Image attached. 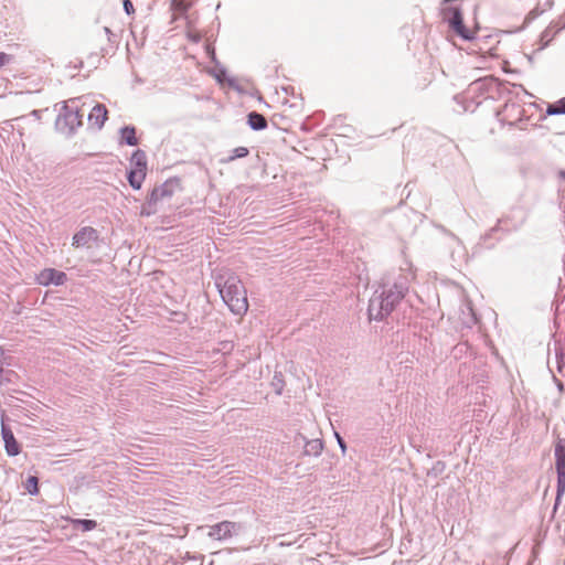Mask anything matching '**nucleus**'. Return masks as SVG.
Returning <instances> with one entry per match:
<instances>
[{
	"instance_id": "nucleus-1",
	"label": "nucleus",
	"mask_w": 565,
	"mask_h": 565,
	"mask_svg": "<svg viewBox=\"0 0 565 565\" xmlns=\"http://www.w3.org/2000/svg\"><path fill=\"white\" fill-rule=\"evenodd\" d=\"M413 279L412 271L402 269L396 274L383 277L380 288L374 291L369 301V319L382 321L390 316L407 295Z\"/></svg>"
},
{
	"instance_id": "nucleus-2",
	"label": "nucleus",
	"mask_w": 565,
	"mask_h": 565,
	"mask_svg": "<svg viewBox=\"0 0 565 565\" xmlns=\"http://www.w3.org/2000/svg\"><path fill=\"white\" fill-rule=\"evenodd\" d=\"M215 285L223 301L234 315L242 316L247 311L246 290L236 275L231 273L218 275L215 279Z\"/></svg>"
},
{
	"instance_id": "nucleus-3",
	"label": "nucleus",
	"mask_w": 565,
	"mask_h": 565,
	"mask_svg": "<svg viewBox=\"0 0 565 565\" xmlns=\"http://www.w3.org/2000/svg\"><path fill=\"white\" fill-rule=\"evenodd\" d=\"M507 90V85L502 84L498 78L486 76L473 81L469 85L467 94L479 106L486 100L501 98Z\"/></svg>"
},
{
	"instance_id": "nucleus-4",
	"label": "nucleus",
	"mask_w": 565,
	"mask_h": 565,
	"mask_svg": "<svg viewBox=\"0 0 565 565\" xmlns=\"http://www.w3.org/2000/svg\"><path fill=\"white\" fill-rule=\"evenodd\" d=\"M515 97L519 100L509 99L501 110L495 111V116L503 125L526 134L530 117L526 115L523 98L519 97V93H515Z\"/></svg>"
},
{
	"instance_id": "nucleus-5",
	"label": "nucleus",
	"mask_w": 565,
	"mask_h": 565,
	"mask_svg": "<svg viewBox=\"0 0 565 565\" xmlns=\"http://www.w3.org/2000/svg\"><path fill=\"white\" fill-rule=\"evenodd\" d=\"M458 0H443L440 14L444 22H447L450 30L465 41L475 38V32L469 30L462 19L460 8L456 4Z\"/></svg>"
},
{
	"instance_id": "nucleus-6",
	"label": "nucleus",
	"mask_w": 565,
	"mask_h": 565,
	"mask_svg": "<svg viewBox=\"0 0 565 565\" xmlns=\"http://www.w3.org/2000/svg\"><path fill=\"white\" fill-rule=\"evenodd\" d=\"M74 100L63 102L55 120L56 130L66 136H73L83 125V114L79 113L77 106H74Z\"/></svg>"
},
{
	"instance_id": "nucleus-7",
	"label": "nucleus",
	"mask_w": 565,
	"mask_h": 565,
	"mask_svg": "<svg viewBox=\"0 0 565 565\" xmlns=\"http://www.w3.org/2000/svg\"><path fill=\"white\" fill-rule=\"evenodd\" d=\"M179 186L180 179L178 178H170L162 184L154 186L147 196L146 205L149 210L146 212V214L150 215L152 212H154L156 204L163 199L171 198Z\"/></svg>"
},
{
	"instance_id": "nucleus-8",
	"label": "nucleus",
	"mask_w": 565,
	"mask_h": 565,
	"mask_svg": "<svg viewBox=\"0 0 565 565\" xmlns=\"http://www.w3.org/2000/svg\"><path fill=\"white\" fill-rule=\"evenodd\" d=\"M554 452L557 473L556 501H559L565 492V439L557 440Z\"/></svg>"
},
{
	"instance_id": "nucleus-9",
	"label": "nucleus",
	"mask_w": 565,
	"mask_h": 565,
	"mask_svg": "<svg viewBox=\"0 0 565 565\" xmlns=\"http://www.w3.org/2000/svg\"><path fill=\"white\" fill-rule=\"evenodd\" d=\"M242 530L243 525L241 523L222 521L209 527L207 536L213 540L223 541L237 535Z\"/></svg>"
},
{
	"instance_id": "nucleus-10",
	"label": "nucleus",
	"mask_w": 565,
	"mask_h": 565,
	"mask_svg": "<svg viewBox=\"0 0 565 565\" xmlns=\"http://www.w3.org/2000/svg\"><path fill=\"white\" fill-rule=\"evenodd\" d=\"M66 280V274L54 268H45L38 276V282L43 286H62Z\"/></svg>"
},
{
	"instance_id": "nucleus-11",
	"label": "nucleus",
	"mask_w": 565,
	"mask_h": 565,
	"mask_svg": "<svg viewBox=\"0 0 565 565\" xmlns=\"http://www.w3.org/2000/svg\"><path fill=\"white\" fill-rule=\"evenodd\" d=\"M98 239V232L92 226L82 227L76 232L72 238V245L74 247H89L92 242Z\"/></svg>"
},
{
	"instance_id": "nucleus-12",
	"label": "nucleus",
	"mask_w": 565,
	"mask_h": 565,
	"mask_svg": "<svg viewBox=\"0 0 565 565\" xmlns=\"http://www.w3.org/2000/svg\"><path fill=\"white\" fill-rule=\"evenodd\" d=\"M1 435L4 441V448L9 456L13 457L20 454V446L10 427L2 423Z\"/></svg>"
},
{
	"instance_id": "nucleus-13",
	"label": "nucleus",
	"mask_w": 565,
	"mask_h": 565,
	"mask_svg": "<svg viewBox=\"0 0 565 565\" xmlns=\"http://www.w3.org/2000/svg\"><path fill=\"white\" fill-rule=\"evenodd\" d=\"M107 108L103 104H97L93 107L88 115V121L96 126L97 129H102L107 119Z\"/></svg>"
},
{
	"instance_id": "nucleus-14",
	"label": "nucleus",
	"mask_w": 565,
	"mask_h": 565,
	"mask_svg": "<svg viewBox=\"0 0 565 565\" xmlns=\"http://www.w3.org/2000/svg\"><path fill=\"white\" fill-rule=\"evenodd\" d=\"M130 163L132 164V170L138 172H145L147 174V154L143 150L137 149L132 152L130 158Z\"/></svg>"
},
{
	"instance_id": "nucleus-15",
	"label": "nucleus",
	"mask_w": 565,
	"mask_h": 565,
	"mask_svg": "<svg viewBox=\"0 0 565 565\" xmlns=\"http://www.w3.org/2000/svg\"><path fill=\"white\" fill-rule=\"evenodd\" d=\"M247 124L255 131L264 130L268 126L266 117L257 111H250L247 115Z\"/></svg>"
},
{
	"instance_id": "nucleus-16",
	"label": "nucleus",
	"mask_w": 565,
	"mask_h": 565,
	"mask_svg": "<svg viewBox=\"0 0 565 565\" xmlns=\"http://www.w3.org/2000/svg\"><path fill=\"white\" fill-rule=\"evenodd\" d=\"M305 440V447H303V455L306 456H320L322 449H323V443L321 439H310L306 440L305 437H302Z\"/></svg>"
},
{
	"instance_id": "nucleus-17",
	"label": "nucleus",
	"mask_w": 565,
	"mask_h": 565,
	"mask_svg": "<svg viewBox=\"0 0 565 565\" xmlns=\"http://www.w3.org/2000/svg\"><path fill=\"white\" fill-rule=\"evenodd\" d=\"M121 142L128 146H137L138 138L136 136V128L134 126H124L119 130Z\"/></svg>"
},
{
	"instance_id": "nucleus-18",
	"label": "nucleus",
	"mask_w": 565,
	"mask_h": 565,
	"mask_svg": "<svg viewBox=\"0 0 565 565\" xmlns=\"http://www.w3.org/2000/svg\"><path fill=\"white\" fill-rule=\"evenodd\" d=\"M146 175L147 174L145 172H138L131 169L127 173V180L132 189L139 190L146 179Z\"/></svg>"
},
{
	"instance_id": "nucleus-19",
	"label": "nucleus",
	"mask_w": 565,
	"mask_h": 565,
	"mask_svg": "<svg viewBox=\"0 0 565 565\" xmlns=\"http://www.w3.org/2000/svg\"><path fill=\"white\" fill-rule=\"evenodd\" d=\"M545 115L552 116V115H565V97L558 99L554 104H548Z\"/></svg>"
},
{
	"instance_id": "nucleus-20",
	"label": "nucleus",
	"mask_w": 565,
	"mask_h": 565,
	"mask_svg": "<svg viewBox=\"0 0 565 565\" xmlns=\"http://www.w3.org/2000/svg\"><path fill=\"white\" fill-rule=\"evenodd\" d=\"M74 527L83 532H88L97 526V522L90 519H76L73 521Z\"/></svg>"
},
{
	"instance_id": "nucleus-21",
	"label": "nucleus",
	"mask_w": 565,
	"mask_h": 565,
	"mask_svg": "<svg viewBox=\"0 0 565 565\" xmlns=\"http://www.w3.org/2000/svg\"><path fill=\"white\" fill-rule=\"evenodd\" d=\"M248 153H249L248 148H246V147H237V148H235V149H233L231 151V154L226 159H222L221 161L223 163H228V162H232V161H234L236 159L245 158V157L248 156Z\"/></svg>"
},
{
	"instance_id": "nucleus-22",
	"label": "nucleus",
	"mask_w": 565,
	"mask_h": 565,
	"mask_svg": "<svg viewBox=\"0 0 565 565\" xmlns=\"http://www.w3.org/2000/svg\"><path fill=\"white\" fill-rule=\"evenodd\" d=\"M565 26V24L562 26V28H557L556 30H554V26H550L547 28L542 34H541V46L539 47V50H543L548 43L550 41L553 39V36L559 32Z\"/></svg>"
},
{
	"instance_id": "nucleus-23",
	"label": "nucleus",
	"mask_w": 565,
	"mask_h": 565,
	"mask_svg": "<svg viewBox=\"0 0 565 565\" xmlns=\"http://www.w3.org/2000/svg\"><path fill=\"white\" fill-rule=\"evenodd\" d=\"M38 484H39V479L34 476H30L26 479L24 488L31 495H36L39 493Z\"/></svg>"
},
{
	"instance_id": "nucleus-24",
	"label": "nucleus",
	"mask_w": 565,
	"mask_h": 565,
	"mask_svg": "<svg viewBox=\"0 0 565 565\" xmlns=\"http://www.w3.org/2000/svg\"><path fill=\"white\" fill-rule=\"evenodd\" d=\"M171 8L179 13H185L190 4L185 0H171Z\"/></svg>"
},
{
	"instance_id": "nucleus-25",
	"label": "nucleus",
	"mask_w": 565,
	"mask_h": 565,
	"mask_svg": "<svg viewBox=\"0 0 565 565\" xmlns=\"http://www.w3.org/2000/svg\"><path fill=\"white\" fill-rule=\"evenodd\" d=\"M273 385L275 387L276 393L281 394L282 388H284V382L281 380V374H279V375L275 374Z\"/></svg>"
},
{
	"instance_id": "nucleus-26",
	"label": "nucleus",
	"mask_w": 565,
	"mask_h": 565,
	"mask_svg": "<svg viewBox=\"0 0 565 565\" xmlns=\"http://www.w3.org/2000/svg\"><path fill=\"white\" fill-rule=\"evenodd\" d=\"M122 7L125 12L130 15L135 12L134 4L130 0H122Z\"/></svg>"
},
{
	"instance_id": "nucleus-27",
	"label": "nucleus",
	"mask_w": 565,
	"mask_h": 565,
	"mask_svg": "<svg viewBox=\"0 0 565 565\" xmlns=\"http://www.w3.org/2000/svg\"><path fill=\"white\" fill-rule=\"evenodd\" d=\"M0 354H4V351L0 348ZM3 363L0 362V385L4 384L6 382H9L10 379L7 376L4 377L3 376V367H2Z\"/></svg>"
},
{
	"instance_id": "nucleus-28",
	"label": "nucleus",
	"mask_w": 565,
	"mask_h": 565,
	"mask_svg": "<svg viewBox=\"0 0 565 565\" xmlns=\"http://www.w3.org/2000/svg\"><path fill=\"white\" fill-rule=\"evenodd\" d=\"M11 61V55L0 52V67L8 64Z\"/></svg>"
},
{
	"instance_id": "nucleus-29",
	"label": "nucleus",
	"mask_w": 565,
	"mask_h": 565,
	"mask_svg": "<svg viewBox=\"0 0 565 565\" xmlns=\"http://www.w3.org/2000/svg\"><path fill=\"white\" fill-rule=\"evenodd\" d=\"M335 437H337V440H338V444H339L340 448L344 452L345 448H347L345 441L343 440V438L338 433H335Z\"/></svg>"
},
{
	"instance_id": "nucleus-30",
	"label": "nucleus",
	"mask_w": 565,
	"mask_h": 565,
	"mask_svg": "<svg viewBox=\"0 0 565 565\" xmlns=\"http://www.w3.org/2000/svg\"><path fill=\"white\" fill-rule=\"evenodd\" d=\"M540 13H542V10H540V8H535V9H533V10L531 11L532 19H533L535 15L540 14Z\"/></svg>"
},
{
	"instance_id": "nucleus-31",
	"label": "nucleus",
	"mask_w": 565,
	"mask_h": 565,
	"mask_svg": "<svg viewBox=\"0 0 565 565\" xmlns=\"http://www.w3.org/2000/svg\"><path fill=\"white\" fill-rule=\"evenodd\" d=\"M531 555H532V564H533V563H534V561H535V557H536V551H535V547H534V546H532Z\"/></svg>"
},
{
	"instance_id": "nucleus-32",
	"label": "nucleus",
	"mask_w": 565,
	"mask_h": 565,
	"mask_svg": "<svg viewBox=\"0 0 565 565\" xmlns=\"http://www.w3.org/2000/svg\"><path fill=\"white\" fill-rule=\"evenodd\" d=\"M558 175H559L563 180H565V170H561V171L558 172Z\"/></svg>"
},
{
	"instance_id": "nucleus-33",
	"label": "nucleus",
	"mask_w": 565,
	"mask_h": 565,
	"mask_svg": "<svg viewBox=\"0 0 565 565\" xmlns=\"http://www.w3.org/2000/svg\"><path fill=\"white\" fill-rule=\"evenodd\" d=\"M522 89L523 97L529 95L527 90H525L522 86H519Z\"/></svg>"
},
{
	"instance_id": "nucleus-34",
	"label": "nucleus",
	"mask_w": 565,
	"mask_h": 565,
	"mask_svg": "<svg viewBox=\"0 0 565 565\" xmlns=\"http://www.w3.org/2000/svg\"><path fill=\"white\" fill-rule=\"evenodd\" d=\"M104 30H105V33H106V34H111V31H110V29H109V28L105 26V28H104Z\"/></svg>"
},
{
	"instance_id": "nucleus-35",
	"label": "nucleus",
	"mask_w": 565,
	"mask_h": 565,
	"mask_svg": "<svg viewBox=\"0 0 565 565\" xmlns=\"http://www.w3.org/2000/svg\"><path fill=\"white\" fill-rule=\"evenodd\" d=\"M39 114H40V110H33V111H32V115H33L34 117H38V116H39Z\"/></svg>"
},
{
	"instance_id": "nucleus-36",
	"label": "nucleus",
	"mask_w": 565,
	"mask_h": 565,
	"mask_svg": "<svg viewBox=\"0 0 565 565\" xmlns=\"http://www.w3.org/2000/svg\"><path fill=\"white\" fill-rule=\"evenodd\" d=\"M531 107H536V108H539V105H537L535 102H532Z\"/></svg>"
},
{
	"instance_id": "nucleus-37",
	"label": "nucleus",
	"mask_w": 565,
	"mask_h": 565,
	"mask_svg": "<svg viewBox=\"0 0 565 565\" xmlns=\"http://www.w3.org/2000/svg\"><path fill=\"white\" fill-rule=\"evenodd\" d=\"M529 19H530V13L525 15V18H524V22H527V21H529Z\"/></svg>"
},
{
	"instance_id": "nucleus-38",
	"label": "nucleus",
	"mask_w": 565,
	"mask_h": 565,
	"mask_svg": "<svg viewBox=\"0 0 565 565\" xmlns=\"http://www.w3.org/2000/svg\"><path fill=\"white\" fill-rule=\"evenodd\" d=\"M525 565H530V561H527Z\"/></svg>"
}]
</instances>
